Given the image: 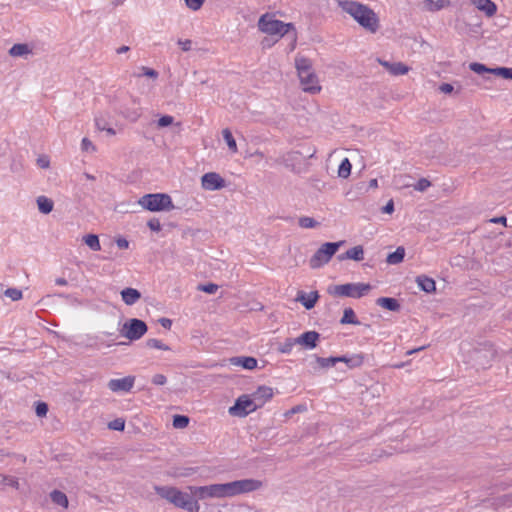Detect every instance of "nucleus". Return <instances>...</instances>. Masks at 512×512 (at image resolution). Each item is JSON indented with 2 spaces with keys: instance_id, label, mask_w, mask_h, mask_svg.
<instances>
[{
  "instance_id": "nucleus-1",
  "label": "nucleus",
  "mask_w": 512,
  "mask_h": 512,
  "mask_svg": "<svg viewBox=\"0 0 512 512\" xmlns=\"http://www.w3.org/2000/svg\"><path fill=\"white\" fill-rule=\"evenodd\" d=\"M262 482L256 479H240L227 483L205 486H188L192 496L199 500L232 498L258 490Z\"/></svg>"
},
{
  "instance_id": "nucleus-2",
  "label": "nucleus",
  "mask_w": 512,
  "mask_h": 512,
  "mask_svg": "<svg viewBox=\"0 0 512 512\" xmlns=\"http://www.w3.org/2000/svg\"><path fill=\"white\" fill-rule=\"evenodd\" d=\"M343 12L349 14L365 30L375 33L379 28V18L367 5L353 0H335Z\"/></svg>"
},
{
  "instance_id": "nucleus-3",
  "label": "nucleus",
  "mask_w": 512,
  "mask_h": 512,
  "mask_svg": "<svg viewBox=\"0 0 512 512\" xmlns=\"http://www.w3.org/2000/svg\"><path fill=\"white\" fill-rule=\"evenodd\" d=\"M295 67L301 86L305 92L316 94L321 91L318 77L313 71L310 59L303 56L296 57Z\"/></svg>"
},
{
  "instance_id": "nucleus-4",
  "label": "nucleus",
  "mask_w": 512,
  "mask_h": 512,
  "mask_svg": "<svg viewBox=\"0 0 512 512\" xmlns=\"http://www.w3.org/2000/svg\"><path fill=\"white\" fill-rule=\"evenodd\" d=\"M137 203L151 212L171 211L175 208L172 198L166 193H150L140 197Z\"/></svg>"
},
{
  "instance_id": "nucleus-5",
  "label": "nucleus",
  "mask_w": 512,
  "mask_h": 512,
  "mask_svg": "<svg viewBox=\"0 0 512 512\" xmlns=\"http://www.w3.org/2000/svg\"><path fill=\"white\" fill-rule=\"evenodd\" d=\"M497 352L491 343L485 342L473 348L468 354V362L477 369H485L491 366Z\"/></svg>"
},
{
  "instance_id": "nucleus-6",
  "label": "nucleus",
  "mask_w": 512,
  "mask_h": 512,
  "mask_svg": "<svg viewBox=\"0 0 512 512\" xmlns=\"http://www.w3.org/2000/svg\"><path fill=\"white\" fill-rule=\"evenodd\" d=\"M258 28L265 34L283 37L290 30L294 29V26L292 23H284L280 20L274 19L273 16L266 13L260 17L258 21Z\"/></svg>"
},
{
  "instance_id": "nucleus-7",
  "label": "nucleus",
  "mask_w": 512,
  "mask_h": 512,
  "mask_svg": "<svg viewBox=\"0 0 512 512\" xmlns=\"http://www.w3.org/2000/svg\"><path fill=\"white\" fill-rule=\"evenodd\" d=\"M371 290L370 284L346 283L328 287V293L338 297L361 298Z\"/></svg>"
},
{
  "instance_id": "nucleus-8",
  "label": "nucleus",
  "mask_w": 512,
  "mask_h": 512,
  "mask_svg": "<svg viewBox=\"0 0 512 512\" xmlns=\"http://www.w3.org/2000/svg\"><path fill=\"white\" fill-rule=\"evenodd\" d=\"M344 241L339 242H326L313 254L309 260V265L312 269H318L327 264L331 258L342 246Z\"/></svg>"
},
{
  "instance_id": "nucleus-9",
  "label": "nucleus",
  "mask_w": 512,
  "mask_h": 512,
  "mask_svg": "<svg viewBox=\"0 0 512 512\" xmlns=\"http://www.w3.org/2000/svg\"><path fill=\"white\" fill-rule=\"evenodd\" d=\"M257 409H259V407L252 394H243L236 399L235 404L229 408L228 412L232 416L246 417Z\"/></svg>"
},
{
  "instance_id": "nucleus-10",
  "label": "nucleus",
  "mask_w": 512,
  "mask_h": 512,
  "mask_svg": "<svg viewBox=\"0 0 512 512\" xmlns=\"http://www.w3.org/2000/svg\"><path fill=\"white\" fill-rule=\"evenodd\" d=\"M147 330V324L143 320L132 318L124 323L121 335L130 341H135L140 339Z\"/></svg>"
},
{
  "instance_id": "nucleus-11",
  "label": "nucleus",
  "mask_w": 512,
  "mask_h": 512,
  "mask_svg": "<svg viewBox=\"0 0 512 512\" xmlns=\"http://www.w3.org/2000/svg\"><path fill=\"white\" fill-rule=\"evenodd\" d=\"M172 504L175 507L184 509L188 512H199L200 510V505L197 501V498L192 496L191 492L185 493L179 489L175 494Z\"/></svg>"
},
{
  "instance_id": "nucleus-12",
  "label": "nucleus",
  "mask_w": 512,
  "mask_h": 512,
  "mask_svg": "<svg viewBox=\"0 0 512 512\" xmlns=\"http://www.w3.org/2000/svg\"><path fill=\"white\" fill-rule=\"evenodd\" d=\"M203 189L208 191H216L225 187V180L215 172L205 173L201 178Z\"/></svg>"
},
{
  "instance_id": "nucleus-13",
  "label": "nucleus",
  "mask_w": 512,
  "mask_h": 512,
  "mask_svg": "<svg viewBox=\"0 0 512 512\" xmlns=\"http://www.w3.org/2000/svg\"><path fill=\"white\" fill-rule=\"evenodd\" d=\"M134 382V376H126L121 379H111L107 386L112 392H129L133 388Z\"/></svg>"
},
{
  "instance_id": "nucleus-14",
  "label": "nucleus",
  "mask_w": 512,
  "mask_h": 512,
  "mask_svg": "<svg viewBox=\"0 0 512 512\" xmlns=\"http://www.w3.org/2000/svg\"><path fill=\"white\" fill-rule=\"evenodd\" d=\"M320 339V334L314 330L306 331L300 336L295 338V342L298 345L303 346L306 349H314Z\"/></svg>"
},
{
  "instance_id": "nucleus-15",
  "label": "nucleus",
  "mask_w": 512,
  "mask_h": 512,
  "mask_svg": "<svg viewBox=\"0 0 512 512\" xmlns=\"http://www.w3.org/2000/svg\"><path fill=\"white\" fill-rule=\"evenodd\" d=\"M252 396L259 408L273 397V390L268 386H260L252 393Z\"/></svg>"
},
{
  "instance_id": "nucleus-16",
  "label": "nucleus",
  "mask_w": 512,
  "mask_h": 512,
  "mask_svg": "<svg viewBox=\"0 0 512 512\" xmlns=\"http://www.w3.org/2000/svg\"><path fill=\"white\" fill-rule=\"evenodd\" d=\"M318 298L319 294L317 291H312L310 293L299 291L297 293L296 301L300 302L307 310H310L315 306Z\"/></svg>"
},
{
  "instance_id": "nucleus-17",
  "label": "nucleus",
  "mask_w": 512,
  "mask_h": 512,
  "mask_svg": "<svg viewBox=\"0 0 512 512\" xmlns=\"http://www.w3.org/2000/svg\"><path fill=\"white\" fill-rule=\"evenodd\" d=\"M230 363L234 366H240L247 370H253L257 367V359L250 356L232 357Z\"/></svg>"
},
{
  "instance_id": "nucleus-18",
  "label": "nucleus",
  "mask_w": 512,
  "mask_h": 512,
  "mask_svg": "<svg viewBox=\"0 0 512 512\" xmlns=\"http://www.w3.org/2000/svg\"><path fill=\"white\" fill-rule=\"evenodd\" d=\"M120 294H121L122 301L128 306L134 305L141 299L140 291H138L135 288H131V287L124 288L120 292Z\"/></svg>"
},
{
  "instance_id": "nucleus-19",
  "label": "nucleus",
  "mask_w": 512,
  "mask_h": 512,
  "mask_svg": "<svg viewBox=\"0 0 512 512\" xmlns=\"http://www.w3.org/2000/svg\"><path fill=\"white\" fill-rule=\"evenodd\" d=\"M476 8L486 14L487 17H492L497 11L496 4L491 0H473Z\"/></svg>"
},
{
  "instance_id": "nucleus-20",
  "label": "nucleus",
  "mask_w": 512,
  "mask_h": 512,
  "mask_svg": "<svg viewBox=\"0 0 512 512\" xmlns=\"http://www.w3.org/2000/svg\"><path fill=\"white\" fill-rule=\"evenodd\" d=\"M363 258H364V249L360 245L355 246V247L347 250L345 253L338 255V260H340V261H343L345 259L361 261V260H363Z\"/></svg>"
},
{
  "instance_id": "nucleus-21",
  "label": "nucleus",
  "mask_w": 512,
  "mask_h": 512,
  "mask_svg": "<svg viewBox=\"0 0 512 512\" xmlns=\"http://www.w3.org/2000/svg\"><path fill=\"white\" fill-rule=\"evenodd\" d=\"M154 490L157 495H159L161 498L167 500L169 503L172 504L178 488L173 487V486L155 485Z\"/></svg>"
},
{
  "instance_id": "nucleus-22",
  "label": "nucleus",
  "mask_w": 512,
  "mask_h": 512,
  "mask_svg": "<svg viewBox=\"0 0 512 512\" xmlns=\"http://www.w3.org/2000/svg\"><path fill=\"white\" fill-rule=\"evenodd\" d=\"M416 283H417L418 287L426 293H432V292H435V290H436L435 281L428 276H425V275L417 276Z\"/></svg>"
},
{
  "instance_id": "nucleus-23",
  "label": "nucleus",
  "mask_w": 512,
  "mask_h": 512,
  "mask_svg": "<svg viewBox=\"0 0 512 512\" xmlns=\"http://www.w3.org/2000/svg\"><path fill=\"white\" fill-rule=\"evenodd\" d=\"M376 304L386 310L393 312H397L401 308L399 301L392 297H380L376 300Z\"/></svg>"
},
{
  "instance_id": "nucleus-24",
  "label": "nucleus",
  "mask_w": 512,
  "mask_h": 512,
  "mask_svg": "<svg viewBox=\"0 0 512 512\" xmlns=\"http://www.w3.org/2000/svg\"><path fill=\"white\" fill-rule=\"evenodd\" d=\"M338 362H344L349 368L360 367L364 362L363 354H353L351 356H337Z\"/></svg>"
},
{
  "instance_id": "nucleus-25",
  "label": "nucleus",
  "mask_w": 512,
  "mask_h": 512,
  "mask_svg": "<svg viewBox=\"0 0 512 512\" xmlns=\"http://www.w3.org/2000/svg\"><path fill=\"white\" fill-rule=\"evenodd\" d=\"M31 52L29 45L25 43L14 44L9 50V54L13 57H24Z\"/></svg>"
},
{
  "instance_id": "nucleus-26",
  "label": "nucleus",
  "mask_w": 512,
  "mask_h": 512,
  "mask_svg": "<svg viewBox=\"0 0 512 512\" xmlns=\"http://www.w3.org/2000/svg\"><path fill=\"white\" fill-rule=\"evenodd\" d=\"M38 209L43 214H49L54 207V203L46 196H39L36 200Z\"/></svg>"
},
{
  "instance_id": "nucleus-27",
  "label": "nucleus",
  "mask_w": 512,
  "mask_h": 512,
  "mask_svg": "<svg viewBox=\"0 0 512 512\" xmlns=\"http://www.w3.org/2000/svg\"><path fill=\"white\" fill-rule=\"evenodd\" d=\"M50 498L52 502L58 506H61L62 508H67L69 501L65 493H63L60 490H53L50 493Z\"/></svg>"
},
{
  "instance_id": "nucleus-28",
  "label": "nucleus",
  "mask_w": 512,
  "mask_h": 512,
  "mask_svg": "<svg viewBox=\"0 0 512 512\" xmlns=\"http://www.w3.org/2000/svg\"><path fill=\"white\" fill-rule=\"evenodd\" d=\"M340 323L342 325H345V324L359 325L360 324V322L357 319L355 312L352 308L344 309L343 316L340 319Z\"/></svg>"
},
{
  "instance_id": "nucleus-29",
  "label": "nucleus",
  "mask_w": 512,
  "mask_h": 512,
  "mask_svg": "<svg viewBox=\"0 0 512 512\" xmlns=\"http://www.w3.org/2000/svg\"><path fill=\"white\" fill-rule=\"evenodd\" d=\"M405 256V249L403 247H398L394 252L389 253L386 261L388 264L395 265L403 261Z\"/></svg>"
},
{
  "instance_id": "nucleus-30",
  "label": "nucleus",
  "mask_w": 512,
  "mask_h": 512,
  "mask_svg": "<svg viewBox=\"0 0 512 512\" xmlns=\"http://www.w3.org/2000/svg\"><path fill=\"white\" fill-rule=\"evenodd\" d=\"M352 164L348 158H344L338 168V177L347 179L351 174Z\"/></svg>"
},
{
  "instance_id": "nucleus-31",
  "label": "nucleus",
  "mask_w": 512,
  "mask_h": 512,
  "mask_svg": "<svg viewBox=\"0 0 512 512\" xmlns=\"http://www.w3.org/2000/svg\"><path fill=\"white\" fill-rule=\"evenodd\" d=\"M222 135H223V138H224L229 150L232 153H236L238 151L237 144H236V141H235L231 131L228 128L223 129Z\"/></svg>"
},
{
  "instance_id": "nucleus-32",
  "label": "nucleus",
  "mask_w": 512,
  "mask_h": 512,
  "mask_svg": "<svg viewBox=\"0 0 512 512\" xmlns=\"http://www.w3.org/2000/svg\"><path fill=\"white\" fill-rule=\"evenodd\" d=\"M449 1L448 0H437V1H434V0H425L424 1V7L429 10V11H439L441 10L442 8L445 7L446 4H448Z\"/></svg>"
},
{
  "instance_id": "nucleus-33",
  "label": "nucleus",
  "mask_w": 512,
  "mask_h": 512,
  "mask_svg": "<svg viewBox=\"0 0 512 512\" xmlns=\"http://www.w3.org/2000/svg\"><path fill=\"white\" fill-rule=\"evenodd\" d=\"M85 244L93 251L101 249L99 238L96 234H88L84 237Z\"/></svg>"
},
{
  "instance_id": "nucleus-34",
  "label": "nucleus",
  "mask_w": 512,
  "mask_h": 512,
  "mask_svg": "<svg viewBox=\"0 0 512 512\" xmlns=\"http://www.w3.org/2000/svg\"><path fill=\"white\" fill-rule=\"evenodd\" d=\"M408 71H409V67L407 65L403 64L402 62H394V63H392L389 72L392 75L398 76V75H404V74L408 73Z\"/></svg>"
},
{
  "instance_id": "nucleus-35",
  "label": "nucleus",
  "mask_w": 512,
  "mask_h": 512,
  "mask_svg": "<svg viewBox=\"0 0 512 512\" xmlns=\"http://www.w3.org/2000/svg\"><path fill=\"white\" fill-rule=\"evenodd\" d=\"M338 360L339 359H337V357H327V358L319 357V356L316 357V362L318 363V365L321 368H325V369L335 366L336 363H338Z\"/></svg>"
},
{
  "instance_id": "nucleus-36",
  "label": "nucleus",
  "mask_w": 512,
  "mask_h": 512,
  "mask_svg": "<svg viewBox=\"0 0 512 512\" xmlns=\"http://www.w3.org/2000/svg\"><path fill=\"white\" fill-rule=\"evenodd\" d=\"M298 224L301 228L305 229L316 228L319 226V222L308 216L300 217L298 220Z\"/></svg>"
},
{
  "instance_id": "nucleus-37",
  "label": "nucleus",
  "mask_w": 512,
  "mask_h": 512,
  "mask_svg": "<svg viewBox=\"0 0 512 512\" xmlns=\"http://www.w3.org/2000/svg\"><path fill=\"white\" fill-rule=\"evenodd\" d=\"M189 417L185 415H175L173 417V427L177 429L186 428L189 424Z\"/></svg>"
},
{
  "instance_id": "nucleus-38",
  "label": "nucleus",
  "mask_w": 512,
  "mask_h": 512,
  "mask_svg": "<svg viewBox=\"0 0 512 512\" xmlns=\"http://www.w3.org/2000/svg\"><path fill=\"white\" fill-rule=\"evenodd\" d=\"M491 74L501 76L504 79H512V68H507V67L492 68Z\"/></svg>"
},
{
  "instance_id": "nucleus-39",
  "label": "nucleus",
  "mask_w": 512,
  "mask_h": 512,
  "mask_svg": "<svg viewBox=\"0 0 512 512\" xmlns=\"http://www.w3.org/2000/svg\"><path fill=\"white\" fill-rule=\"evenodd\" d=\"M295 345H298L297 342H295V338H287L280 345L279 351L284 354H290Z\"/></svg>"
},
{
  "instance_id": "nucleus-40",
  "label": "nucleus",
  "mask_w": 512,
  "mask_h": 512,
  "mask_svg": "<svg viewBox=\"0 0 512 512\" xmlns=\"http://www.w3.org/2000/svg\"><path fill=\"white\" fill-rule=\"evenodd\" d=\"M146 346L148 348H154V349H159V350H165V351L170 350L169 346L164 344L162 341H160L158 339H154V338L146 340Z\"/></svg>"
},
{
  "instance_id": "nucleus-41",
  "label": "nucleus",
  "mask_w": 512,
  "mask_h": 512,
  "mask_svg": "<svg viewBox=\"0 0 512 512\" xmlns=\"http://www.w3.org/2000/svg\"><path fill=\"white\" fill-rule=\"evenodd\" d=\"M4 295L9 297L12 301H18L22 299L23 294L20 289L17 288H8L3 291Z\"/></svg>"
},
{
  "instance_id": "nucleus-42",
  "label": "nucleus",
  "mask_w": 512,
  "mask_h": 512,
  "mask_svg": "<svg viewBox=\"0 0 512 512\" xmlns=\"http://www.w3.org/2000/svg\"><path fill=\"white\" fill-rule=\"evenodd\" d=\"M470 69L479 75H484L485 73L491 74V70H492V68H488L484 64L477 63V62L471 63Z\"/></svg>"
},
{
  "instance_id": "nucleus-43",
  "label": "nucleus",
  "mask_w": 512,
  "mask_h": 512,
  "mask_svg": "<svg viewBox=\"0 0 512 512\" xmlns=\"http://www.w3.org/2000/svg\"><path fill=\"white\" fill-rule=\"evenodd\" d=\"M95 125H96L97 129L100 131H107L111 135L115 134V130L113 128L107 127L105 120L101 117L95 118Z\"/></svg>"
},
{
  "instance_id": "nucleus-44",
  "label": "nucleus",
  "mask_w": 512,
  "mask_h": 512,
  "mask_svg": "<svg viewBox=\"0 0 512 512\" xmlns=\"http://www.w3.org/2000/svg\"><path fill=\"white\" fill-rule=\"evenodd\" d=\"M48 412V405L45 402L38 401L35 406V413L38 417H45Z\"/></svg>"
},
{
  "instance_id": "nucleus-45",
  "label": "nucleus",
  "mask_w": 512,
  "mask_h": 512,
  "mask_svg": "<svg viewBox=\"0 0 512 512\" xmlns=\"http://www.w3.org/2000/svg\"><path fill=\"white\" fill-rule=\"evenodd\" d=\"M108 428L115 431H123L125 428V421L122 418H117L108 423Z\"/></svg>"
},
{
  "instance_id": "nucleus-46",
  "label": "nucleus",
  "mask_w": 512,
  "mask_h": 512,
  "mask_svg": "<svg viewBox=\"0 0 512 512\" xmlns=\"http://www.w3.org/2000/svg\"><path fill=\"white\" fill-rule=\"evenodd\" d=\"M431 186V182L426 178H421L414 185V189L420 192H424Z\"/></svg>"
},
{
  "instance_id": "nucleus-47",
  "label": "nucleus",
  "mask_w": 512,
  "mask_h": 512,
  "mask_svg": "<svg viewBox=\"0 0 512 512\" xmlns=\"http://www.w3.org/2000/svg\"><path fill=\"white\" fill-rule=\"evenodd\" d=\"M123 114L131 122L137 121L141 116L139 109H127Z\"/></svg>"
},
{
  "instance_id": "nucleus-48",
  "label": "nucleus",
  "mask_w": 512,
  "mask_h": 512,
  "mask_svg": "<svg viewBox=\"0 0 512 512\" xmlns=\"http://www.w3.org/2000/svg\"><path fill=\"white\" fill-rule=\"evenodd\" d=\"M198 290L208 294H214L218 290V285L213 283L200 284Z\"/></svg>"
},
{
  "instance_id": "nucleus-49",
  "label": "nucleus",
  "mask_w": 512,
  "mask_h": 512,
  "mask_svg": "<svg viewBox=\"0 0 512 512\" xmlns=\"http://www.w3.org/2000/svg\"><path fill=\"white\" fill-rule=\"evenodd\" d=\"M2 483L7 486H11L13 488H19L18 479L11 476H2Z\"/></svg>"
},
{
  "instance_id": "nucleus-50",
  "label": "nucleus",
  "mask_w": 512,
  "mask_h": 512,
  "mask_svg": "<svg viewBox=\"0 0 512 512\" xmlns=\"http://www.w3.org/2000/svg\"><path fill=\"white\" fill-rule=\"evenodd\" d=\"M205 0H185L188 8L193 11H197L201 8Z\"/></svg>"
},
{
  "instance_id": "nucleus-51",
  "label": "nucleus",
  "mask_w": 512,
  "mask_h": 512,
  "mask_svg": "<svg viewBox=\"0 0 512 512\" xmlns=\"http://www.w3.org/2000/svg\"><path fill=\"white\" fill-rule=\"evenodd\" d=\"M147 226L154 232H159L162 229L161 223L158 219L152 218L147 222Z\"/></svg>"
},
{
  "instance_id": "nucleus-52",
  "label": "nucleus",
  "mask_w": 512,
  "mask_h": 512,
  "mask_svg": "<svg viewBox=\"0 0 512 512\" xmlns=\"http://www.w3.org/2000/svg\"><path fill=\"white\" fill-rule=\"evenodd\" d=\"M174 118L170 115H164L158 119L159 127H167L173 123Z\"/></svg>"
},
{
  "instance_id": "nucleus-53",
  "label": "nucleus",
  "mask_w": 512,
  "mask_h": 512,
  "mask_svg": "<svg viewBox=\"0 0 512 512\" xmlns=\"http://www.w3.org/2000/svg\"><path fill=\"white\" fill-rule=\"evenodd\" d=\"M152 383L155 384V385H158V386H162V385H165L166 382H167V378L165 375L163 374H155L153 377H152Z\"/></svg>"
},
{
  "instance_id": "nucleus-54",
  "label": "nucleus",
  "mask_w": 512,
  "mask_h": 512,
  "mask_svg": "<svg viewBox=\"0 0 512 512\" xmlns=\"http://www.w3.org/2000/svg\"><path fill=\"white\" fill-rule=\"evenodd\" d=\"M81 148H82V150H84V151H88L90 148H91L92 150H94V149H95V148H94V146H93V144H92V142H91L88 138H83V139H82V142H81Z\"/></svg>"
},
{
  "instance_id": "nucleus-55",
  "label": "nucleus",
  "mask_w": 512,
  "mask_h": 512,
  "mask_svg": "<svg viewBox=\"0 0 512 512\" xmlns=\"http://www.w3.org/2000/svg\"><path fill=\"white\" fill-rule=\"evenodd\" d=\"M116 244L120 249H127L129 247V242L127 239L120 237L116 240Z\"/></svg>"
},
{
  "instance_id": "nucleus-56",
  "label": "nucleus",
  "mask_w": 512,
  "mask_h": 512,
  "mask_svg": "<svg viewBox=\"0 0 512 512\" xmlns=\"http://www.w3.org/2000/svg\"><path fill=\"white\" fill-rule=\"evenodd\" d=\"M394 211V202L393 200H389L387 204L382 208V212L386 214H391Z\"/></svg>"
},
{
  "instance_id": "nucleus-57",
  "label": "nucleus",
  "mask_w": 512,
  "mask_h": 512,
  "mask_svg": "<svg viewBox=\"0 0 512 512\" xmlns=\"http://www.w3.org/2000/svg\"><path fill=\"white\" fill-rule=\"evenodd\" d=\"M178 44L181 46L183 51H189L191 49L192 42L191 40H179Z\"/></svg>"
},
{
  "instance_id": "nucleus-58",
  "label": "nucleus",
  "mask_w": 512,
  "mask_h": 512,
  "mask_svg": "<svg viewBox=\"0 0 512 512\" xmlns=\"http://www.w3.org/2000/svg\"><path fill=\"white\" fill-rule=\"evenodd\" d=\"M453 89V86L449 83H443L439 86V90L445 94L451 93Z\"/></svg>"
},
{
  "instance_id": "nucleus-59",
  "label": "nucleus",
  "mask_w": 512,
  "mask_h": 512,
  "mask_svg": "<svg viewBox=\"0 0 512 512\" xmlns=\"http://www.w3.org/2000/svg\"><path fill=\"white\" fill-rule=\"evenodd\" d=\"M158 322L165 329H170L172 326V321L169 318H160Z\"/></svg>"
},
{
  "instance_id": "nucleus-60",
  "label": "nucleus",
  "mask_w": 512,
  "mask_h": 512,
  "mask_svg": "<svg viewBox=\"0 0 512 512\" xmlns=\"http://www.w3.org/2000/svg\"><path fill=\"white\" fill-rule=\"evenodd\" d=\"M144 75L151 78H156L158 76L157 71L151 68L143 67Z\"/></svg>"
},
{
  "instance_id": "nucleus-61",
  "label": "nucleus",
  "mask_w": 512,
  "mask_h": 512,
  "mask_svg": "<svg viewBox=\"0 0 512 512\" xmlns=\"http://www.w3.org/2000/svg\"><path fill=\"white\" fill-rule=\"evenodd\" d=\"M507 218L505 216L495 217L490 220L492 223L506 225Z\"/></svg>"
},
{
  "instance_id": "nucleus-62",
  "label": "nucleus",
  "mask_w": 512,
  "mask_h": 512,
  "mask_svg": "<svg viewBox=\"0 0 512 512\" xmlns=\"http://www.w3.org/2000/svg\"><path fill=\"white\" fill-rule=\"evenodd\" d=\"M37 163L38 165L41 167V168H48L49 167V160L46 159V158H39L37 160Z\"/></svg>"
},
{
  "instance_id": "nucleus-63",
  "label": "nucleus",
  "mask_w": 512,
  "mask_h": 512,
  "mask_svg": "<svg viewBox=\"0 0 512 512\" xmlns=\"http://www.w3.org/2000/svg\"><path fill=\"white\" fill-rule=\"evenodd\" d=\"M55 283H56V285H59V286H66L68 284L67 280L62 277L56 278Z\"/></svg>"
},
{
  "instance_id": "nucleus-64",
  "label": "nucleus",
  "mask_w": 512,
  "mask_h": 512,
  "mask_svg": "<svg viewBox=\"0 0 512 512\" xmlns=\"http://www.w3.org/2000/svg\"><path fill=\"white\" fill-rule=\"evenodd\" d=\"M379 63L385 67L388 71H390V68H391V65L392 63L388 62V61H385V60H381L379 59Z\"/></svg>"
}]
</instances>
